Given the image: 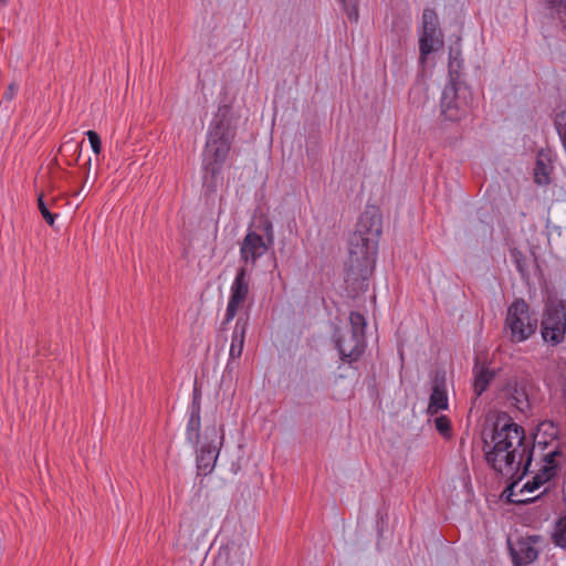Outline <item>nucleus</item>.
Instances as JSON below:
<instances>
[{
    "instance_id": "obj_28",
    "label": "nucleus",
    "mask_w": 566,
    "mask_h": 566,
    "mask_svg": "<svg viewBox=\"0 0 566 566\" xmlns=\"http://www.w3.org/2000/svg\"><path fill=\"white\" fill-rule=\"evenodd\" d=\"M555 126L566 149V111H563L556 115Z\"/></svg>"
},
{
    "instance_id": "obj_33",
    "label": "nucleus",
    "mask_w": 566,
    "mask_h": 566,
    "mask_svg": "<svg viewBox=\"0 0 566 566\" xmlns=\"http://www.w3.org/2000/svg\"><path fill=\"white\" fill-rule=\"evenodd\" d=\"M539 496H536L534 499H530V500H522L521 502H524V503H527V502H534L536 499H538Z\"/></svg>"
},
{
    "instance_id": "obj_12",
    "label": "nucleus",
    "mask_w": 566,
    "mask_h": 566,
    "mask_svg": "<svg viewBox=\"0 0 566 566\" xmlns=\"http://www.w3.org/2000/svg\"><path fill=\"white\" fill-rule=\"evenodd\" d=\"M446 409H448L446 375L444 373H437L432 380V391L430 395L428 412L434 415L439 410Z\"/></svg>"
},
{
    "instance_id": "obj_29",
    "label": "nucleus",
    "mask_w": 566,
    "mask_h": 566,
    "mask_svg": "<svg viewBox=\"0 0 566 566\" xmlns=\"http://www.w3.org/2000/svg\"><path fill=\"white\" fill-rule=\"evenodd\" d=\"M436 429L439 433L447 437L450 434L451 431V424L450 420L446 416L437 417L434 420Z\"/></svg>"
},
{
    "instance_id": "obj_27",
    "label": "nucleus",
    "mask_w": 566,
    "mask_h": 566,
    "mask_svg": "<svg viewBox=\"0 0 566 566\" xmlns=\"http://www.w3.org/2000/svg\"><path fill=\"white\" fill-rule=\"evenodd\" d=\"M43 197L44 196L42 193L39 196V198H38V208H39L43 219L48 222V224L53 227L55 218H56V213H52L49 210V207L44 202Z\"/></svg>"
},
{
    "instance_id": "obj_25",
    "label": "nucleus",
    "mask_w": 566,
    "mask_h": 566,
    "mask_svg": "<svg viewBox=\"0 0 566 566\" xmlns=\"http://www.w3.org/2000/svg\"><path fill=\"white\" fill-rule=\"evenodd\" d=\"M538 3L556 17L566 10V0H538Z\"/></svg>"
},
{
    "instance_id": "obj_5",
    "label": "nucleus",
    "mask_w": 566,
    "mask_h": 566,
    "mask_svg": "<svg viewBox=\"0 0 566 566\" xmlns=\"http://www.w3.org/2000/svg\"><path fill=\"white\" fill-rule=\"evenodd\" d=\"M469 90L461 81L449 82L441 95V116L450 122H460L470 113Z\"/></svg>"
},
{
    "instance_id": "obj_22",
    "label": "nucleus",
    "mask_w": 566,
    "mask_h": 566,
    "mask_svg": "<svg viewBox=\"0 0 566 566\" xmlns=\"http://www.w3.org/2000/svg\"><path fill=\"white\" fill-rule=\"evenodd\" d=\"M552 539L556 546L566 548V515L560 516L556 521Z\"/></svg>"
},
{
    "instance_id": "obj_15",
    "label": "nucleus",
    "mask_w": 566,
    "mask_h": 566,
    "mask_svg": "<svg viewBox=\"0 0 566 566\" xmlns=\"http://www.w3.org/2000/svg\"><path fill=\"white\" fill-rule=\"evenodd\" d=\"M200 402L197 400L195 396L193 401L190 407L189 420L186 428V437L187 440L191 443V446H197L200 439Z\"/></svg>"
},
{
    "instance_id": "obj_1",
    "label": "nucleus",
    "mask_w": 566,
    "mask_h": 566,
    "mask_svg": "<svg viewBox=\"0 0 566 566\" xmlns=\"http://www.w3.org/2000/svg\"><path fill=\"white\" fill-rule=\"evenodd\" d=\"M486 462L505 478L522 479L528 471L534 443L526 441L525 430L512 418L501 412L493 423L491 440L484 441Z\"/></svg>"
},
{
    "instance_id": "obj_26",
    "label": "nucleus",
    "mask_w": 566,
    "mask_h": 566,
    "mask_svg": "<svg viewBox=\"0 0 566 566\" xmlns=\"http://www.w3.org/2000/svg\"><path fill=\"white\" fill-rule=\"evenodd\" d=\"M338 1L342 3L347 18L350 21L357 22L359 12H358V6H357L356 0H338Z\"/></svg>"
},
{
    "instance_id": "obj_3",
    "label": "nucleus",
    "mask_w": 566,
    "mask_h": 566,
    "mask_svg": "<svg viewBox=\"0 0 566 566\" xmlns=\"http://www.w3.org/2000/svg\"><path fill=\"white\" fill-rule=\"evenodd\" d=\"M237 128L232 124L231 108L220 106L212 119L202 151L203 187L214 192L222 180L221 171L230 155Z\"/></svg>"
},
{
    "instance_id": "obj_31",
    "label": "nucleus",
    "mask_w": 566,
    "mask_h": 566,
    "mask_svg": "<svg viewBox=\"0 0 566 566\" xmlns=\"http://www.w3.org/2000/svg\"><path fill=\"white\" fill-rule=\"evenodd\" d=\"M17 85L15 84H10L9 87H8V91L4 93V96L7 97V99H11L17 91Z\"/></svg>"
},
{
    "instance_id": "obj_11",
    "label": "nucleus",
    "mask_w": 566,
    "mask_h": 566,
    "mask_svg": "<svg viewBox=\"0 0 566 566\" xmlns=\"http://www.w3.org/2000/svg\"><path fill=\"white\" fill-rule=\"evenodd\" d=\"M554 171L553 158L549 150L539 149L534 166V182L539 187L548 186Z\"/></svg>"
},
{
    "instance_id": "obj_21",
    "label": "nucleus",
    "mask_w": 566,
    "mask_h": 566,
    "mask_svg": "<svg viewBox=\"0 0 566 566\" xmlns=\"http://www.w3.org/2000/svg\"><path fill=\"white\" fill-rule=\"evenodd\" d=\"M560 469L558 465L543 464L538 472L534 476L535 486H542L543 484L552 481Z\"/></svg>"
},
{
    "instance_id": "obj_14",
    "label": "nucleus",
    "mask_w": 566,
    "mask_h": 566,
    "mask_svg": "<svg viewBox=\"0 0 566 566\" xmlns=\"http://www.w3.org/2000/svg\"><path fill=\"white\" fill-rule=\"evenodd\" d=\"M248 317H239L237 319L233 333H232V340L230 345L229 350V361L227 367L229 368L232 364V361L237 358H240L242 355L243 346H244V339H245V333L248 329Z\"/></svg>"
},
{
    "instance_id": "obj_9",
    "label": "nucleus",
    "mask_w": 566,
    "mask_h": 566,
    "mask_svg": "<svg viewBox=\"0 0 566 566\" xmlns=\"http://www.w3.org/2000/svg\"><path fill=\"white\" fill-rule=\"evenodd\" d=\"M423 32L420 38V56L424 60L432 51L436 42L442 43L439 18L433 9L426 8L422 13Z\"/></svg>"
},
{
    "instance_id": "obj_23",
    "label": "nucleus",
    "mask_w": 566,
    "mask_h": 566,
    "mask_svg": "<svg viewBox=\"0 0 566 566\" xmlns=\"http://www.w3.org/2000/svg\"><path fill=\"white\" fill-rule=\"evenodd\" d=\"M81 150H82V143H76L74 140H67L60 147L61 154L70 153L71 156L74 157L72 160L66 161V164L69 166H72L78 161L80 156H81Z\"/></svg>"
},
{
    "instance_id": "obj_19",
    "label": "nucleus",
    "mask_w": 566,
    "mask_h": 566,
    "mask_svg": "<svg viewBox=\"0 0 566 566\" xmlns=\"http://www.w3.org/2000/svg\"><path fill=\"white\" fill-rule=\"evenodd\" d=\"M510 255L515 263L516 270L521 274V279L528 283L530 281V268L533 265V261L524 255L520 250L516 248H513L510 250Z\"/></svg>"
},
{
    "instance_id": "obj_17",
    "label": "nucleus",
    "mask_w": 566,
    "mask_h": 566,
    "mask_svg": "<svg viewBox=\"0 0 566 566\" xmlns=\"http://www.w3.org/2000/svg\"><path fill=\"white\" fill-rule=\"evenodd\" d=\"M249 294V285H233L232 293L227 306L224 324L234 318L238 310L243 306Z\"/></svg>"
},
{
    "instance_id": "obj_16",
    "label": "nucleus",
    "mask_w": 566,
    "mask_h": 566,
    "mask_svg": "<svg viewBox=\"0 0 566 566\" xmlns=\"http://www.w3.org/2000/svg\"><path fill=\"white\" fill-rule=\"evenodd\" d=\"M218 458L216 447L203 444L197 454V469L200 475H208L212 472Z\"/></svg>"
},
{
    "instance_id": "obj_13",
    "label": "nucleus",
    "mask_w": 566,
    "mask_h": 566,
    "mask_svg": "<svg viewBox=\"0 0 566 566\" xmlns=\"http://www.w3.org/2000/svg\"><path fill=\"white\" fill-rule=\"evenodd\" d=\"M507 398L510 403L522 413L531 410L528 394L525 384L517 380H512L507 384Z\"/></svg>"
},
{
    "instance_id": "obj_24",
    "label": "nucleus",
    "mask_w": 566,
    "mask_h": 566,
    "mask_svg": "<svg viewBox=\"0 0 566 566\" xmlns=\"http://www.w3.org/2000/svg\"><path fill=\"white\" fill-rule=\"evenodd\" d=\"M562 459L564 460L565 455L560 446H557L554 450L545 453L542 458V461L544 464L558 465V469H562Z\"/></svg>"
},
{
    "instance_id": "obj_2",
    "label": "nucleus",
    "mask_w": 566,
    "mask_h": 566,
    "mask_svg": "<svg viewBox=\"0 0 566 566\" xmlns=\"http://www.w3.org/2000/svg\"><path fill=\"white\" fill-rule=\"evenodd\" d=\"M381 233L382 214L379 208L367 206L348 238L345 283H364L371 279Z\"/></svg>"
},
{
    "instance_id": "obj_18",
    "label": "nucleus",
    "mask_w": 566,
    "mask_h": 566,
    "mask_svg": "<svg viewBox=\"0 0 566 566\" xmlns=\"http://www.w3.org/2000/svg\"><path fill=\"white\" fill-rule=\"evenodd\" d=\"M494 378V371L490 370L489 368H485V367H478V365H475L474 367V392L476 395V397L481 396L485 389L488 388V386L490 385V382L492 381V379Z\"/></svg>"
},
{
    "instance_id": "obj_8",
    "label": "nucleus",
    "mask_w": 566,
    "mask_h": 566,
    "mask_svg": "<svg viewBox=\"0 0 566 566\" xmlns=\"http://www.w3.org/2000/svg\"><path fill=\"white\" fill-rule=\"evenodd\" d=\"M566 333V300H559L547 307L542 321V336L545 342L557 345L563 342Z\"/></svg>"
},
{
    "instance_id": "obj_32",
    "label": "nucleus",
    "mask_w": 566,
    "mask_h": 566,
    "mask_svg": "<svg viewBox=\"0 0 566 566\" xmlns=\"http://www.w3.org/2000/svg\"><path fill=\"white\" fill-rule=\"evenodd\" d=\"M539 486H535L534 479H533L532 481H530L526 484H524V486L521 490V492H524V491L533 492V491L537 490Z\"/></svg>"
},
{
    "instance_id": "obj_7",
    "label": "nucleus",
    "mask_w": 566,
    "mask_h": 566,
    "mask_svg": "<svg viewBox=\"0 0 566 566\" xmlns=\"http://www.w3.org/2000/svg\"><path fill=\"white\" fill-rule=\"evenodd\" d=\"M537 328V319L530 315L528 305L524 300H515L507 308L505 331L510 332L513 343H521L530 338Z\"/></svg>"
},
{
    "instance_id": "obj_20",
    "label": "nucleus",
    "mask_w": 566,
    "mask_h": 566,
    "mask_svg": "<svg viewBox=\"0 0 566 566\" xmlns=\"http://www.w3.org/2000/svg\"><path fill=\"white\" fill-rule=\"evenodd\" d=\"M463 61L461 59V50L459 46H451L449 50V63H448V71H449V82L460 81V71L462 69Z\"/></svg>"
},
{
    "instance_id": "obj_10",
    "label": "nucleus",
    "mask_w": 566,
    "mask_h": 566,
    "mask_svg": "<svg viewBox=\"0 0 566 566\" xmlns=\"http://www.w3.org/2000/svg\"><path fill=\"white\" fill-rule=\"evenodd\" d=\"M539 536L518 537L515 541L507 539L509 551L514 566H525L533 563L538 557L536 544Z\"/></svg>"
},
{
    "instance_id": "obj_4",
    "label": "nucleus",
    "mask_w": 566,
    "mask_h": 566,
    "mask_svg": "<svg viewBox=\"0 0 566 566\" xmlns=\"http://www.w3.org/2000/svg\"><path fill=\"white\" fill-rule=\"evenodd\" d=\"M366 326L364 315L358 312L349 314V327L340 332L336 338V347L342 360L356 361L363 355L366 348Z\"/></svg>"
},
{
    "instance_id": "obj_30",
    "label": "nucleus",
    "mask_w": 566,
    "mask_h": 566,
    "mask_svg": "<svg viewBox=\"0 0 566 566\" xmlns=\"http://www.w3.org/2000/svg\"><path fill=\"white\" fill-rule=\"evenodd\" d=\"M85 134L90 140L94 154L99 155L102 151V142L98 134L95 130H87Z\"/></svg>"
},
{
    "instance_id": "obj_6",
    "label": "nucleus",
    "mask_w": 566,
    "mask_h": 566,
    "mask_svg": "<svg viewBox=\"0 0 566 566\" xmlns=\"http://www.w3.org/2000/svg\"><path fill=\"white\" fill-rule=\"evenodd\" d=\"M263 230L266 233L269 243L264 241L261 234L254 231H249L243 238L240 247V256L244 262V266L240 268L233 283H244L248 273V266L254 265L255 261L268 251L269 244H272V223L265 220Z\"/></svg>"
}]
</instances>
